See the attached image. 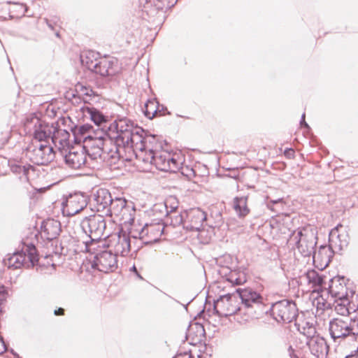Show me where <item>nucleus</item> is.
<instances>
[{
	"mask_svg": "<svg viewBox=\"0 0 358 358\" xmlns=\"http://www.w3.org/2000/svg\"><path fill=\"white\" fill-rule=\"evenodd\" d=\"M94 73L101 77H112L120 71L118 61L114 57H100Z\"/></svg>",
	"mask_w": 358,
	"mask_h": 358,
	"instance_id": "2eb2a0df",
	"label": "nucleus"
},
{
	"mask_svg": "<svg viewBox=\"0 0 358 358\" xmlns=\"http://www.w3.org/2000/svg\"><path fill=\"white\" fill-rule=\"evenodd\" d=\"M336 313L338 315V317H350V311L348 307L343 303H338L335 306L334 308Z\"/></svg>",
	"mask_w": 358,
	"mask_h": 358,
	"instance_id": "79ce46f5",
	"label": "nucleus"
},
{
	"mask_svg": "<svg viewBox=\"0 0 358 358\" xmlns=\"http://www.w3.org/2000/svg\"><path fill=\"white\" fill-rule=\"evenodd\" d=\"M7 292L4 286H0V313L1 312V305L6 301Z\"/></svg>",
	"mask_w": 358,
	"mask_h": 358,
	"instance_id": "49530a36",
	"label": "nucleus"
},
{
	"mask_svg": "<svg viewBox=\"0 0 358 358\" xmlns=\"http://www.w3.org/2000/svg\"><path fill=\"white\" fill-rule=\"evenodd\" d=\"M6 351V346L3 338L0 336V355Z\"/></svg>",
	"mask_w": 358,
	"mask_h": 358,
	"instance_id": "8fccbe9b",
	"label": "nucleus"
},
{
	"mask_svg": "<svg viewBox=\"0 0 358 358\" xmlns=\"http://www.w3.org/2000/svg\"><path fill=\"white\" fill-rule=\"evenodd\" d=\"M310 345L313 353L317 357H319L320 354H322L327 349V343L322 338H312Z\"/></svg>",
	"mask_w": 358,
	"mask_h": 358,
	"instance_id": "473e14b6",
	"label": "nucleus"
},
{
	"mask_svg": "<svg viewBox=\"0 0 358 358\" xmlns=\"http://www.w3.org/2000/svg\"><path fill=\"white\" fill-rule=\"evenodd\" d=\"M76 90H77V92L80 93V94L82 96H85V97H83V100H84L85 103H87L90 100H91V97L92 96H95L94 91L91 88L84 86L81 84H78L76 85Z\"/></svg>",
	"mask_w": 358,
	"mask_h": 358,
	"instance_id": "c9c22d12",
	"label": "nucleus"
},
{
	"mask_svg": "<svg viewBox=\"0 0 358 358\" xmlns=\"http://www.w3.org/2000/svg\"><path fill=\"white\" fill-rule=\"evenodd\" d=\"M95 143H97V148H94V151L92 153H89V155L93 157L94 159H96L97 157H102V155L108 151L107 148V143H111V140L105 139L103 137L97 138L95 141Z\"/></svg>",
	"mask_w": 358,
	"mask_h": 358,
	"instance_id": "c756f323",
	"label": "nucleus"
},
{
	"mask_svg": "<svg viewBox=\"0 0 358 358\" xmlns=\"http://www.w3.org/2000/svg\"><path fill=\"white\" fill-rule=\"evenodd\" d=\"M236 292L241 299L242 304L245 308H254L262 304L264 302V297L252 288H238L236 289Z\"/></svg>",
	"mask_w": 358,
	"mask_h": 358,
	"instance_id": "f3484780",
	"label": "nucleus"
},
{
	"mask_svg": "<svg viewBox=\"0 0 358 358\" xmlns=\"http://www.w3.org/2000/svg\"><path fill=\"white\" fill-rule=\"evenodd\" d=\"M283 200L282 199H278L276 200H270L267 203V207L270 210L275 212L280 213V210L283 208Z\"/></svg>",
	"mask_w": 358,
	"mask_h": 358,
	"instance_id": "a19ab883",
	"label": "nucleus"
},
{
	"mask_svg": "<svg viewBox=\"0 0 358 358\" xmlns=\"http://www.w3.org/2000/svg\"><path fill=\"white\" fill-rule=\"evenodd\" d=\"M54 126L41 120L36 116L27 117L24 122L25 130L34 136L33 140L47 141L51 138Z\"/></svg>",
	"mask_w": 358,
	"mask_h": 358,
	"instance_id": "423d86ee",
	"label": "nucleus"
},
{
	"mask_svg": "<svg viewBox=\"0 0 358 358\" xmlns=\"http://www.w3.org/2000/svg\"><path fill=\"white\" fill-rule=\"evenodd\" d=\"M109 151H110V152L111 153V154H110V157H111L112 158H115V155H117V151H118V148H117V146H115V152H113L112 150H110Z\"/></svg>",
	"mask_w": 358,
	"mask_h": 358,
	"instance_id": "5fc2aeb1",
	"label": "nucleus"
},
{
	"mask_svg": "<svg viewBox=\"0 0 358 358\" xmlns=\"http://www.w3.org/2000/svg\"><path fill=\"white\" fill-rule=\"evenodd\" d=\"M45 21H46L47 24L48 25V27H49L50 29H53V27H52V25L51 24H50V23H49V21H48L47 19L45 20Z\"/></svg>",
	"mask_w": 358,
	"mask_h": 358,
	"instance_id": "13d9d810",
	"label": "nucleus"
},
{
	"mask_svg": "<svg viewBox=\"0 0 358 358\" xmlns=\"http://www.w3.org/2000/svg\"><path fill=\"white\" fill-rule=\"evenodd\" d=\"M136 152V158L141 161L145 165H149L152 166L155 153L153 150H138Z\"/></svg>",
	"mask_w": 358,
	"mask_h": 358,
	"instance_id": "7c9ffc66",
	"label": "nucleus"
},
{
	"mask_svg": "<svg viewBox=\"0 0 358 358\" xmlns=\"http://www.w3.org/2000/svg\"><path fill=\"white\" fill-rule=\"evenodd\" d=\"M38 262V255L33 244H24L20 251L14 252L7 259H3L5 266L14 269L21 267L31 268Z\"/></svg>",
	"mask_w": 358,
	"mask_h": 358,
	"instance_id": "20e7f679",
	"label": "nucleus"
},
{
	"mask_svg": "<svg viewBox=\"0 0 358 358\" xmlns=\"http://www.w3.org/2000/svg\"><path fill=\"white\" fill-rule=\"evenodd\" d=\"M185 216V215L184 213H179L177 211L169 213L166 217V222H169V224L174 227L180 226L181 224H184V226H185L186 220H184Z\"/></svg>",
	"mask_w": 358,
	"mask_h": 358,
	"instance_id": "72a5a7b5",
	"label": "nucleus"
},
{
	"mask_svg": "<svg viewBox=\"0 0 358 358\" xmlns=\"http://www.w3.org/2000/svg\"><path fill=\"white\" fill-rule=\"evenodd\" d=\"M152 211L155 213H159V217L158 219L162 220V217H166L167 215H169V210L166 208V205L164 204V203H159L155 205H154L152 208Z\"/></svg>",
	"mask_w": 358,
	"mask_h": 358,
	"instance_id": "ea45409f",
	"label": "nucleus"
},
{
	"mask_svg": "<svg viewBox=\"0 0 358 358\" xmlns=\"http://www.w3.org/2000/svg\"><path fill=\"white\" fill-rule=\"evenodd\" d=\"M87 205L86 197L80 193L70 194L62 202V211L66 216H73Z\"/></svg>",
	"mask_w": 358,
	"mask_h": 358,
	"instance_id": "ddd939ff",
	"label": "nucleus"
},
{
	"mask_svg": "<svg viewBox=\"0 0 358 358\" xmlns=\"http://www.w3.org/2000/svg\"><path fill=\"white\" fill-rule=\"evenodd\" d=\"M111 127H114L116 130V145L120 147V144L124 140L128 141V136L133 132L136 126H134V123L131 120L127 117H121L115 120Z\"/></svg>",
	"mask_w": 358,
	"mask_h": 358,
	"instance_id": "4468645a",
	"label": "nucleus"
},
{
	"mask_svg": "<svg viewBox=\"0 0 358 358\" xmlns=\"http://www.w3.org/2000/svg\"><path fill=\"white\" fill-rule=\"evenodd\" d=\"M106 246L100 248L96 245L94 259L92 261V267L103 273L113 271L117 268V256L112 250H102Z\"/></svg>",
	"mask_w": 358,
	"mask_h": 358,
	"instance_id": "0eeeda50",
	"label": "nucleus"
},
{
	"mask_svg": "<svg viewBox=\"0 0 358 358\" xmlns=\"http://www.w3.org/2000/svg\"><path fill=\"white\" fill-rule=\"evenodd\" d=\"M271 314L278 322L289 323L297 317V308L292 301L282 300L272 305Z\"/></svg>",
	"mask_w": 358,
	"mask_h": 358,
	"instance_id": "1a4fd4ad",
	"label": "nucleus"
},
{
	"mask_svg": "<svg viewBox=\"0 0 358 358\" xmlns=\"http://www.w3.org/2000/svg\"><path fill=\"white\" fill-rule=\"evenodd\" d=\"M164 229V224H145L140 231L132 230V238H139L144 244H150L157 242L162 235Z\"/></svg>",
	"mask_w": 358,
	"mask_h": 358,
	"instance_id": "9d476101",
	"label": "nucleus"
},
{
	"mask_svg": "<svg viewBox=\"0 0 358 358\" xmlns=\"http://www.w3.org/2000/svg\"><path fill=\"white\" fill-rule=\"evenodd\" d=\"M233 208L239 218L247 216L250 210L248 206V196H236L233 200Z\"/></svg>",
	"mask_w": 358,
	"mask_h": 358,
	"instance_id": "a878e982",
	"label": "nucleus"
},
{
	"mask_svg": "<svg viewBox=\"0 0 358 358\" xmlns=\"http://www.w3.org/2000/svg\"><path fill=\"white\" fill-rule=\"evenodd\" d=\"M329 331L334 342L358 341V318L334 317L329 320Z\"/></svg>",
	"mask_w": 358,
	"mask_h": 358,
	"instance_id": "f03ea898",
	"label": "nucleus"
},
{
	"mask_svg": "<svg viewBox=\"0 0 358 358\" xmlns=\"http://www.w3.org/2000/svg\"><path fill=\"white\" fill-rule=\"evenodd\" d=\"M311 256H313L314 262H319L320 266L325 268L329 265L334 256V250L329 245L328 246L322 245L320 247L318 252H317L315 250Z\"/></svg>",
	"mask_w": 358,
	"mask_h": 358,
	"instance_id": "b1692460",
	"label": "nucleus"
},
{
	"mask_svg": "<svg viewBox=\"0 0 358 358\" xmlns=\"http://www.w3.org/2000/svg\"><path fill=\"white\" fill-rule=\"evenodd\" d=\"M317 240L316 229L310 225L297 229L289 237V242L296 245L303 257H310L314 253Z\"/></svg>",
	"mask_w": 358,
	"mask_h": 358,
	"instance_id": "7ed1b4c3",
	"label": "nucleus"
},
{
	"mask_svg": "<svg viewBox=\"0 0 358 358\" xmlns=\"http://www.w3.org/2000/svg\"><path fill=\"white\" fill-rule=\"evenodd\" d=\"M155 142V138L154 136L145 135L143 144L145 145V150H153L152 143Z\"/></svg>",
	"mask_w": 358,
	"mask_h": 358,
	"instance_id": "37998d69",
	"label": "nucleus"
},
{
	"mask_svg": "<svg viewBox=\"0 0 358 358\" xmlns=\"http://www.w3.org/2000/svg\"><path fill=\"white\" fill-rule=\"evenodd\" d=\"M70 134L66 129H62L54 127L51 135L53 143L59 150H65L70 146Z\"/></svg>",
	"mask_w": 358,
	"mask_h": 358,
	"instance_id": "5701e85b",
	"label": "nucleus"
},
{
	"mask_svg": "<svg viewBox=\"0 0 358 358\" xmlns=\"http://www.w3.org/2000/svg\"><path fill=\"white\" fill-rule=\"evenodd\" d=\"M82 110L85 116H89L90 118L97 125H100L102 123L106 122L107 120V117L103 115L101 112L92 106H85L82 108Z\"/></svg>",
	"mask_w": 358,
	"mask_h": 358,
	"instance_id": "c85d7f7f",
	"label": "nucleus"
},
{
	"mask_svg": "<svg viewBox=\"0 0 358 358\" xmlns=\"http://www.w3.org/2000/svg\"><path fill=\"white\" fill-rule=\"evenodd\" d=\"M342 227L341 224L337 225L335 228L331 230L329 236V245L332 249L342 250L348 245V240L346 236L340 234L338 229Z\"/></svg>",
	"mask_w": 358,
	"mask_h": 358,
	"instance_id": "393cba45",
	"label": "nucleus"
},
{
	"mask_svg": "<svg viewBox=\"0 0 358 358\" xmlns=\"http://www.w3.org/2000/svg\"><path fill=\"white\" fill-rule=\"evenodd\" d=\"M214 310L220 316H230L240 310L237 296L234 294H224L220 296L214 302Z\"/></svg>",
	"mask_w": 358,
	"mask_h": 358,
	"instance_id": "f8f14e48",
	"label": "nucleus"
},
{
	"mask_svg": "<svg viewBox=\"0 0 358 358\" xmlns=\"http://www.w3.org/2000/svg\"><path fill=\"white\" fill-rule=\"evenodd\" d=\"M195 328L196 329V332L199 334V336L201 337L204 335L205 330L202 325L196 324Z\"/></svg>",
	"mask_w": 358,
	"mask_h": 358,
	"instance_id": "de8ad7c7",
	"label": "nucleus"
},
{
	"mask_svg": "<svg viewBox=\"0 0 358 358\" xmlns=\"http://www.w3.org/2000/svg\"><path fill=\"white\" fill-rule=\"evenodd\" d=\"M145 135V132L141 127H136V129L128 136V141L124 140L120 146L133 148L134 152L145 150L143 144Z\"/></svg>",
	"mask_w": 358,
	"mask_h": 358,
	"instance_id": "6ab92c4d",
	"label": "nucleus"
},
{
	"mask_svg": "<svg viewBox=\"0 0 358 358\" xmlns=\"http://www.w3.org/2000/svg\"><path fill=\"white\" fill-rule=\"evenodd\" d=\"M99 58L98 54L94 51H87L80 55L82 65L92 72L98 65Z\"/></svg>",
	"mask_w": 358,
	"mask_h": 358,
	"instance_id": "cd10ccee",
	"label": "nucleus"
},
{
	"mask_svg": "<svg viewBox=\"0 0 358 358\" xmlns=\"http://www.w3.org/2000/svg\"><path fill=\"white\" fill-rule=\"evenodd\" d=\"M83 231L90 237V241L85 242L86 250L95 252L96 245L105 246L106 239H102L106 229V222L103 215H93L85 217L80 224Z\"/></svg>",
	"mask_w": 358,
	"mask_h": 358,
	"instance_id": "f257e3e1",
	"label": "nucleus"
},
{
	"mask_svg": "<svg viewBox=\"0 0 358 358\" xmlns=\"http://www.w3.org/2000/svg\"><path fill=\"white\" fill-rule=\"evenodd\" d=\"M128 211L129 206H127V201L125 199L120 197L112 198L109 208L106 210V216H114L123 220Z\"/></svg>",
	"mask_w": 358,
	"mask_h": 358,
	"instance_id": "412c9836",
	"label": "nucleus"
},
{
	"mask_svg": "<svg viewBox=\"0 0 358 358\" xmlns=\"http://www.w3.org/2000/svg\"><path fill=\"white\" fill-rule=\"evenodd\" d=\"M92 129V127L90 124H83L80 126L78 129V134H80L84 138V137H86L85 134H87L91 129Z\"/></svg>",
	"mask_w": 358,
	"mask_h": 358,
	"instance_id": "a18cd8bd",
	"label": "nucleus"
},
{
	"mask_svg": "<svg viewBox=\"0 0 358 358\" xmlns=\"http://www.w3.org/2000/svg\"><path fill=\"white\" fill-rule=\"evenodd\" d=\"M192 329H192V328H191V329L189 330V333H188L187 336H190V334H191V332H192Z\"/></svg>",
	"mask_w": 358,
	"mask_h": 358,
	"instance_id": "bf43d9fd",
	"label": "nucleus"
},
{
	"mask_svg": "<svg viewBox=\"0 0 358 358\" xmlns=\"http://www.w3.org/2000/svg\"><path fill=\"white\" fill-rule=\"evenodd\" d=\"M303 331H301V333H303L305 336H306L308 338H314V335L316 333L315 328L314 327L308 326L307 329L306 327H303Z\"/></svg>",
	"mask_w": 358,
	"mask_h": 358,
	"instance_id": "c03bdc74",
	"label": "nucleus"
},
{
	"mask_svg": "<svg viewBox=\"0 0 358 358\" xmlns=\"http://www.w3.org/2000/svg\"><path fill=\"white\" fill-rule=\"evenodd\" d=\"M300 124L301 127H305L306 128H308V124L305 121V113H303L301 116V120L300 122Z\"/></svg>",
	"mask_w": 358,
	"mask_h": 358,
	"instance_id": "603ef678",
	"label": "nucleus"
},
{
	"mask_svg": "<svg viewBox=\"0 0 358 358\" xmlns=\"http://www.w3.org/2000/svg\"><path fill=\"white\" fill-rule=\"evenodd\" d=\"M112 196L106 189H99L94 194L93 206L95 210L106 215V210L108 209L111 202Z\"/></svg>",
	"mask_w": 358,
	"mask_h": 358,
	"instance_id": "aec40b11",
	"label": "nucleus"
},
{
	"mask_svg": "<svg viewBox=\"0 0 358 358\" xmlns=\"http://www.w3.org/2000/svg\"><path fill=\"white\" fill-rule=\"evenodd\" d=\"M105 240V246L110 248L113 250L116 255L127 256L131 250V239L132 237L131 232L128 234L124 230H120L118 233L106 236Z\"/></svg>",
	"mask_w": 358,
	"mask_h": 358,
	"instance_id": "6e6552de",
	"label": "nucleus"
},
{
	"mask_svg": "<svg viewBox=\"0 0 358 358\" xmlns=\"http://www.w3.org/2000/svg\"><path fill=\"white\" fill-rule=\"evenodd\" d=\"M157 103V102L155 100H148L145 103L144 113L147 117L151 119L157 113V109L155 108Z\"/></svg>",
	"mask_w": 358,
	"mask_h": 358,
	"instance_id": "4c0bfd02",
	"label": "nucleus"
},
{
	"mask_svg": "<svg viewBox=\"0 0 358 358\" xmlns=\"http://www.w3.org/2000/svg\"><path fill=\"white\" fill-rule=\"evenodd\" d=\"M328 292L332 297L342 299L346 295V287L341 279H332L329 286Z\"/></svg>",
	"mask_w": 358,
	"mask_h": 358,
	"instance_id": "bb28decb",
	"label": "nucleus"
},
{
	"mask_svg": "<svg viewBox=\"0 0 358 358\" xmlns=\"http://www.w3.org/2000/svg\"><path fill=\"white\" fill-rule=\"evenodd\" d=\"M85 148H86V145H84V148H83L85 150Z\"/></svg>",
	"mask_w": 358,
	"mask_h": 358,
	"instance_id": "680f3d73",
	"label": "nucleus"
},
{
	"mask_svg": "<svg viewBox=\"0 0 358 358\" xmlns=\"http://www.w3.org/2000/svg\"><path fill=\"white\" fill-rule=\"evenodd\" d=\"M86 162L87 155L83 148L73 149L64 155L65 164L72 169H82Z\"/></svg>",
	"mask_w": 358,
	"mask_h": 358,
	"instance_id": "a211bd4d",
	"label": "nucleus"
},
{
	"mask_svg": "<svg viewBox=\"0 0 358 358\" xmlns=\"http://www.w3.org/2000/svg\"><path fill=\"white\" fill-rule=\"evenodd\" d=\"M61 232V224L57 220L49 219L43 221L41 227V236L48 240L52 241L57 238Z\"/></svg>",
	"mask_w": 358,
	"mask_h": 358,
	"instance_id": "4be33fe9",
	"label": "nucleus"
},
{
	"mask_svg": "<svg viewBox=\"0 0 358 358\" xmlns=\"http://www.w3.org/2000/svg\"><path fill=\"white\" fill-rule=\"evenodd\" d=\"M184 214L187 218V224L184 227L192 231H199L206 221V213L199 208L190 209Z\"/></svg>",
	"mask_w": 358,
	"mask_h": 358,
	"instance_id": "dca6fc26",
	"label": "nucleus"
},
{
	"mask_svg": "<svg viewBox=\"0 0 358 358\" xmlns=\"http://www.w3.org/2000/svg\"><path fill=\"white\" fill-rule=\"evenodd\" d=\"M345 358H358V348L356 350L347 355Z\"/></svg>",
	"mask_w": 358,
	"mask_h": 358,
	"instance_id": "3c124183",
	"label": "nucleus"
},
{
	"mask_svg": "<svg viewBox=\"0 0 358 358\" xmlns=\"http://www.w3.org/2000/svg\"><path fill=\"white\" fill-rule=\"evenodd\" d=\"M10 169L13 173L24 176L28 178V174L30 170L34 171L33 166L24 164L23 162H17L11 164Z\"/></svg>",
	"mask_w": 358,
	"mask_h": 358,
	"instance_id": "2f4dec72",
	"label": "nucleus"
},
{
	"mask_svg": "<svg viewBox=\"0 0 358 358\" xmlns=\"http://www.w3.org/2000/svg\"><path fill=\"white\" fill-rule=\"evenodd\" d=\"M181 165V159L178 155L166 152H156L152 164L159 171L173 173L179 171Z\"/></svg>",
	"mask_w": 358,
	"mask_h": 358,
	"instance_id": "9b49d317",
	"label": "nucleus"
},
{
	"mask_svg": "<svg viewBox=\"0 0 358 358\" xmlns=\"http://www.w3.org/2000/svg\"><path fill=\"white\" fill-rule=\"evenodd\" d=\"M229 282L232 285H240L246 282V276L243 273L231 272L229 278Z\"/></svg>",
	"mask_w": 358,
	"mask_h": 358,
	"instance_id": "e433bc0d",
	"label": "nucleus"
},
{
	"mask_svg": "<svg viewBox=\"0 0 358 358\" xmlns=\"http://www.w3.org/2000/svg\"><path fill=\"white\" fill-rule=\"evenodd\" d=\"M132 270H133V271H134L137 274V275H138L140 278H142V277H141V276H140V275L138 273V272H137V269H136V266H134L132 267Z\"/></svg>",
	"mask_w": 358,
	"mask_h": 358,
	"instance_id": "4d7b16f0",
	"label": "nucleus"
},
{
	"mask_svg": "<svg viewBox=\"0 0 358 358\" xmlns=\"http://www.w3.org/2000/svg\"><path fill=\"white\" fill-rule=\"evenodd\" d=\"M87 139H89V141H92V147L94 148H97V143H95V141L97 139V138H92L90 135H88L86 137H84V143H86L87 142Z\"/></svg>",
	"mask_w": 358,
	"mask_h": 358,
	"instance_id": "09e8293b",
	"label": "nucleus"
},
{
	"mask_svg": "<svg viewBox=\"0 0 358 358\" xmlns=\"http://www.w3.org/2000/svg\"><path fill=\"white\" fill-rule=\"evenodd\" d=\"M26 156L37 165H45L53 160L55 152L47 141L32 140L26 149Z\"/></svg>",
	"mask_w": 358,
	"mask_h": 358,
	"instance_id": "39448f33",
	"label": "nucleus"
},
{
	"mask_svg": "<svg viewBox=\"0 0 358 358\" xmlns=\"http://www.w3.org/2000/svg\"><path fill=\"white\" fill-rule=\"evenodd\" d=\"M306 279L313 287L320 286L323 282L322 277L314 270L308 271L306 273Z\"/></svg>",
	"mask_w": 358,
	"mask_h": 358,
	"instance_id": "f704fd0d",
	"label": "nucleus"
},
{
	"mask_svg": "<svg viewBox=\"0 0 358 358\" xmlns=\"http://www.w3.org/2000/svg\"><path fill=\"white\" fill-rule=\"evenodd\" d=\"M164 204L166 205V208L169 210V213L176 212L178 207V201L176 197L173 196L168 197Z\"/></svg>",
	"mask_w": 358,
	"mask_h": 358,
	"instance_id": "58836bf2",
	"label": "nucleus"
},
{
	"mask_svg": "<svg viewBox=\"0 0 358 358\" xmlns=\"http://www.w3.org/2000/svg\"><path fill=\"white\" fill-rule=\"evenodd\" d=\"M329 308H330V303H328L327 301V303H324V302L322 303V308L323 309H325V308L328 309Z\"/></svg>",
	"mask_w": 358,
	"mask_h": 358,
	"instance_id": "6e6d98bb",
	"label": "nucleus"
},
{
	"mask_svg": "<svg viewBox=\"0 0 358 358\" xmlns=\"http://www.w3.org/2000/svg\"><path fill=\"white\" fill-rule=\"evenodd\" d=\"M55 315H63L64 314V310L62 308L55 310L54 312Z\"/></svg>",
	"mask_w": 358,
	"mask_h": 358,
	"instance_id": "864d4df0",
	"label": "nucleus"
},
{
	"mask_svg": "<svg viewBox=\"0 0 358 358\" xmlns=\"http://www.w3.org/2000/svg\"><path fill=\"white\" fill-rule=\"evenodd\" d=\"M176 358H180V356H179V355H178V356L176 357Z\"/></svg>",
	"mask_w": 358,
	"mask_h": 358,
	"instance_id": "052dcab7",
	"label": "nucleus"
}]
</instances>
